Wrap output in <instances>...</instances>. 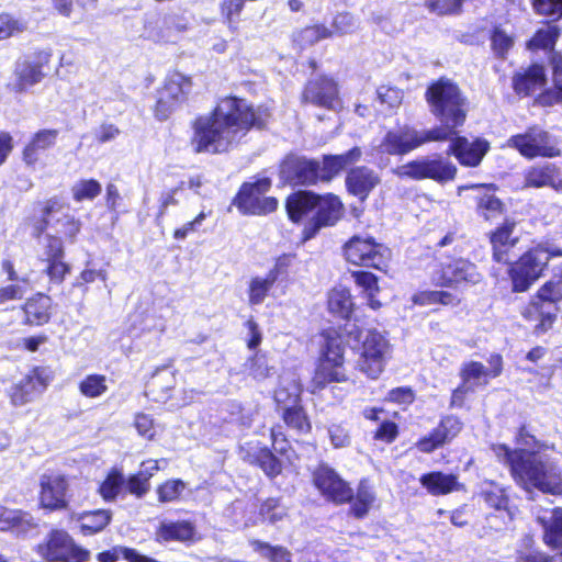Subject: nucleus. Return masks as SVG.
Masks as SVG:
<instances>
[{"mask_svg":"<svg viewBox=\"0 0 562 562\" xmlns=\"http://www.w3.org/2000/svg\"><path fill=\"white\" fill-rule=\"evenodd\" d=\"M194 537V527L188 521L161 522L157 538L161 541H188Z\"/></svg>","mask_w":562,"mask_h":562,"instance_id":"obj_39","label":"nucleus"},{"mask_svg":"<svg viewBox=\"0 0 562 562\" xmlns=\"http://www.w3.org/2000/svg\"><path fill=\"white\" fill-rule=\"evenodd\" d=\"M532 7L538 14L562 18V0H532Z\"/></svg>","mask_w":562,"mask_h":562,"instance_id":"obj_62","label":"nucleus"},{"mask_svg":"<svg viewBox=\"0 0 562 562\" xmlns=\"http://www.w3.org/2000/svg\"><path fill=\"white\" fill-rule=\"evenodd\" d=\"M342 204L333 195H317L315 215L312 218V228H306V238H311L321 227L334 225L341 216Z\"/></svg>","mask_w":562,"mask_h":562,"instance_id":"obj_22","label":"nucleus"},{"mask_svg":"<svg viewBox=\"0 0 562 562\" xmlns=\"http://www.w3.org/2000/svg\"><path fill=\"white\" fill-rule=\"evenodd\" d=\"M441 125L428 130H417L419 147L431 142H447L452 143L458 134L457 128L462 124H454L448 120H439Z\"/></svg>","mask_w":562,"mask_h":562,"instance_id":"obj_36","label":"nucleus"},{"mask_svg":"<svg viewBox=\"0 0 562 562\" xmlns=\"http://www.w3.org/2000/svg\"><path fill=\"white\" fill-rule=\"evenodd\" d=\"M537 293L549 306H554L562 300V266L554 268L551 279Z\"/></svg>","mask_w":562,"mask_h":562,"instance_id":"obj_42","label":"nucleus"},{"mask_svg":"<svg viewBox=\"0 0 562 562\" xmlns=\"http://www.w3.org/2000/svg\"><path fill=\"white\" fill-rule=\"evenodd\" d=\"M426 99L437 119L463 125L467 117L465 100L456 85L439 80L428 88Z\"/></svg>","mask_w":562,"mask_h":562,"instance_id":"obj_4","label":"nucleus"},{"mask_svg":"<svg viewBox=\"0 0 562 562\" xmlns=\"http://www.w3.org/2000/svg\"><path fill=\"white\" fill-rule=\"evenodd\" d=\"M175 385L176 372L172 371L169 367H162L157 369L149 382V386L151 387L153 392L158 389L161 390V400L167 397L168 392L172 390Z\"/></svg>","mask_w":562,"mask_h":562,"instance_id":"obj_52","label":"nucleus"},{"mask_svg":"<svg viewBox=\"0 0 562 562\" xmlns=\"http://www.w3.org/2000/svg\"><path fill=\"white\" fill-rule=\"evenodd\" d=\"M26 30L25 20L8 13L0 14V42L19 36Z\"/></svg>","mask_w":562,"mask_h":562,"instance_id":"obj_50","label":"nucleus"},{"mask_svg":"<svg viewBox=\"0 0 562 562\" xmlns=\"http://www.w3.org/2000/svg\"><path fill=\"white\" fill-rule=\"evenodd\" d=\"M362 151L359 147H353L341 155L325 156L323 164H319L321 181H329L348 166L355 165L360 160Z\"/></svg>","mask_w":562,"mask_h":562,"instance_id":"obj_27","label":"nucleus"},{"mask_svg":"<svg viewBox=\"0 0 562 562\" xmlns=\"http://www.w3.org/2000/svg\"><path fill=\"white\" fill-rule=\"evenodd\" d=\"M38 554L48 562H87L90 552L77 546L64 530H52L37 547Z\"/></svg>","mask_w":562,"mask_h":562,"instance_id":"obj_9","label":"nucleus"},{"mask_svg":"<svg viewBox=\"0 0 562 562\" xmlns=\"http://www.w3.org/2000/svg\"><path fill=\"white\" fill-rule=\"evenodd\" d=\"M461 422L453 416L441 419L437 428L416 443L419 451L429 453L454 438L461 430Z\"/></svg>","mask_w":562,"mask_h":562,"instance_id":"obj_21","label":"nucleus"},{"mask_svg":"<svg viewBox=\"0 0 562 562\" xmlns=\"http://www.w3.org/2000/svg\"><path fill=\"white\" fill-rule=\"evenodd\" d=\"M469 189H484L485 190V192L479 198L477 207L486 220L494 217L495 215L502 213L503 203L499 201V199H497L491 192L490 187L473 184V186H467V187L459 188V190H469Z\"/></svg>","mask_w":562,"mask_h":562,"instance_id":"obj_43","label":"nucleus"},{"mask_svg":"<svg viewBox=\"0 0 562 562\" xmlns=\"http://www.w3.org/2000/svg\"><path fill=\"white\" fill-rule=\"evenodd\" d=\"M280 175L290 184L311 186L321 181L319 162L291 155L283 160Z\"/></svg>","mask_w":562,"mask_h":562,"instance_id":"obj_13","label":"nucleus"},{"mask_svg":"<svg viewBox=\"0 0 562 562\" xmlns=\"http://www.w3.org/2000/svg\"><path fill=\"white\" fill-rule=\"evenodd\" d=\"M419 482L428 493L435 496L446 495L462 488V485L458 482V477L454 474L442 472L424 474L420 476Z\"/></svg>","mask_w":562,"mask_h":562,"instance_id":"obj_30","label":"nucleus"},{"mask_svg":"<svg viewBox=\"0 0 562 562\" xmlns=\"http://www.w3.org/2000/svg\"><path fill=\"white\" fill-rule=\"evenodd\" d=\"M305 101L327 109H336L339 105L338 89L330 78H319L308 82L304 90Z\"/></svg>","mask_w":562,"mask_h":562,"instance_id":"obj_23","label":"nucleus"},{"mask_svg":"<svg viewBox=\"0 0 562 562\" xmlns=\"http://www.w3.org/2000/svg\"><path fill=\"white\" fill-rule=\"evenodd\" d=\"M276 281L274 276H271L269 272L265 276L251 277L247 289L249 305L255 306L262 304Z\"/></svg>","mask_w":562,"mask_h":562,"instance_id":"obj_38","label":"nucleus"},{"mask_svg":"<svg viewBox=\"0 0 562 562\" xmlns=\"http://www.w3.org/2000/svg\"><path fill=\"white\" fill-rule=\"evenodd\" d=\"M72 196L77 202L92 200L101 192V184L93 179L80 180L71 188Z\"/></svg>","mask_w":562,"mask_h":562,"instance_id":"obj_55","label":"nucleus"},{"mask_svg":"<svg viewBox=\"0 0 562 562\" xmlns=\"http://www.w3.org/2000/svg\"><path fill=\"white\" fill-rule=\"evenodd\" d=\"M325 346L323 356L312 380V392L323 390L331 382H346L344 368V346L341 338L335 333L324 334Z\"/></svg>","mask_w":562,"mask_h":562,"instance_id":"obj_5","label":"nucleus"},{"mask_svg":"<svg viewBox=\"0 0 562 562\" xmlns=\"http://www.w3.org/2000/svg\"><path fill=\"white\" fill-rule=\"evenodd\" d=\"M313 482L321 494L335 503H346L352 498V490L328 465H319L314 474Z\"/></svg>","mask_w":562,"mask_h":562,"instance_id":"obj_14","label":"nucleus"},{"mask_svg":"<svg viewBox=\"0 0 562 562\" xmlns=\"http://www.w3.org/2000/svg\"><path fill=\"white\" fill-rule=\"evenodd\" d=\"M559 143L547 131L532 126L525 133L513 135L506 142V147L516 149L528 159L536 157L553 158L561 155Z\"/></svg>","mask_w":562,"mask_h":562,"instance_id":"obj_8","label":"nucleus"},{"mask_svg":"<svg viewBox=\"0 0 562 562\" xmlns=\"http://www.w3.org/2000/svg\"><path fill=\"white\" fill-rule=\"evenodd\" d=\"M483 497L486 504L495 509H503L507 506V496L502 487L490 485L484 490Z\"/></svg>","mask_w":562,"mask_h":562,"instance_id":"obj_63","label":"nucleus"},{"mask_svg":"<svg viewBox=\"0 0 562 562\" xmlns=\"http://www.w3.org/2000/svg\"><path fill=\"white\" fill-rule=\"evenodd\" d=\"M347 261L356 266L370 267L382 270L390 257L391 250L372 237L353 236L344 247Z\"/></svg>","mask_w":562,"mask_h":562,"instance_id":"obj_10","label":"nucleus"},{"mask_svg":"<svg viewBox=\"0 0 562 562\" xmlns=\"http://www.w3.org/2000/svg\"><path fill=\"white\" fill-rule=\"evenodd\" d=\"M525 180L528 187H550L562 193V168L554 164L547 162L530 167L526 172Z\"/></svg>","mask_w":562,"mask_h":562,"instance_id":"obj_24","label":"nucleus"},{"mask_svg":"<svg viewBox=\"0 0 562 562\" xmlns=\"http://www.w3.org/2000/svg\"><path fill=\"white\" fill-rule=\"evenodd\" d=\"M317 195L311 191H299L286 200V211L293 222H299L315 211Z\"/></svg>","mask_w":562,"mask_h":562,"instance_id":"obj_34","label":"nucleus"},{"mask_svg":"<svg viewBox=\"0 0 562 562\" xmlns=\"http://www.w3.org/2000/svg\"><path fill=\"white\" fill-rule=\"evenodd\" d=\"M52 300L42 293L29 299L23 305L25 321L30 325H43L50 318Z\"/></svg>","mask_w":562,"mask_h":562,"instance_id":"obj_32","label":"nucleus"},{"mask_svg":"<svg viewBox=\"0 0 562 562\" xmlns=\"http://www.w3.org/2000/svg\"><path fill=\"white\" fill-rule=\"evenodd\" d=\"M464 0H429L427 8L439 15L459 14Z\"/></svg>","mask_w":562,"mask_h":562,"instance_id":"obj_59","label":"nucleus"},{"mask_svg":"<svg viewBox=\"0 0 562 562\" xmlns=\"http://www.w3.org/2000/svg\"><path fill=\"white\" fill-rule=\"evenodd\" d=\"M26 285L27 284L11 283L0 286V308L11 301H19L23 299L27 291Z\"/></svg>","mask_w":562,"mask_h":562,"instance_id":"obj_61","label":"nucleus"},{"mask_svg":"<svg viewBox=\"0 0 562 562\" xmlns=\"http://www.w3.org/2000/svg\"><path fill=\"white\" fill-rule=\"evenodd\" d=\"M562 250L549 244H539L527 250L509 269L514 292H526L543 273L552 257Z\"/></svg>","mask_w":562,"mask_h":562,"instance_id":"obj_3","label":"nucleus"},{"mask_svg":"<svg viewBox=\"0 0 562 562\" xmlns=\"http://www.w3.org/2000/svg\"><path fill=\"white\" fill-rule=\"evenodd\" d=\"M333 32L325 25H313L302 29L293 35V42L300 47L312 46L321 40L330 37Z\"/></svg>","mask_w":562,"mask_h":562,"instance_id":"obj_48","label":"nucleus"},{"mask_svg":"<svg viewBox=\"0 0 562 562\" xmlns=\"http://www.w3.org/2000/svg\"><path fill=\"white\" fill-rule=\"evenodd\" d=\"M40 501L48 509H61L67 506V480L57 473L41 476Z\"/></svg>","mask_w":562,"mask_h":562,"instance_id":"obj_19","label":"nucleus"},{"mask_svg":"<svg viewBox=\"0 0 562 562\" xmlns=\"http://www.w3.org/2000/svg\"><path fill=\"white\" fill-rule=\"evenodd\" d=\"M544 528V542L551 547L562 546V508H555L550 519H540Z\"/></svg>","mask_w":562,"mask_h":562,"instance_id":"obj_46","label":"nucleus"},{"mask_svg":"<svg viewBox=\"0 0 562 562\" xmlns=\"http://www.w3.org/2000/svg\"><path fill=\"white\" fill-rule=\"evenodd\" d=\"M161 88L171 94V97L180 104H182L187 100L188 94L191 92L192 81L190 77H187L180 72H173L166 78Z\"/></svg>","mask_w":562,"mask_h":562,"instance_id":"obj_40","label":"nucleus"},{"mask_svg":"<svg viewBox=\"0 0 562 562\" xmlns=\"http://www.w3.org/2000/svg\"><path fill=\"white\" fill-rule=\"evenodd\" d=\"M184 29L186 26L178 15L165 14L156 20L150 35L157 41L171 42Z\"/></svg>","mask_w":562,"mask_h":562,"instance_id":"obj_35","label":"nucleus"},{"mask_svg":"<svg viewBox=\"0 0 562 562\" xmlns=\"http://www.w3.org/2000/svg\"><path fill=\"white\" fill-rule=\"evenodd\" d=\"M57 130H41L36 132L30 143L23 149V161L29 167H34L40 160V151L46 150L56 144Z\"/></svg>","mask_w":562,"mask_h":562,"instance_id":"obj_29","label":"nucleus"},{"mask_svg":"<svg viewBox=\"0 0 562 562\" xmlns=\"http://www.w3.org/2000/svg\"><path fill=\"white\" fill-rule=\"evenodd\" d=\"M359 339H361V347L357 369L370 379H378L390 356L389 340L375 329L360 331Z\"/></svg>","mask_w":562,"mask_h":562,"instance_id":"obj_7","label":"nucleus"},{"mask_svg":"<svg viewBox=\"0 0 562 562\" xmlns=\"http://www.w3.org/2000/svg\"><path fill=\"white\" fill-rule=\"evenodd\" d=\"M379 175L368 167L352 168L346 177V187L352 195L364 201L370 192L380 183Z\"/></svg>","mask_w":562,"mask_h":562,"instance_id":"obj_25","label":"nucleus"},{"mask_svg":"<svg viewBox=\"0 0 562 562\" xmlns=\"http://www.w3.org/2000/svg\"><path fill=\"white\" fill-rule=\"evenodd\" d=\"M481 279L476 267L465 259H454L442 263L440 271L434 274L432 280L437 285L450 286L461 282L477 283Z\"/></svg>","mask_w":562,"mask_h":562,"instance_id":"obj_15","label":"nucleus"},{"mask_svg":"<svg viewBox=\"0 0 562 562\" xmlns=\"http://www.w3.org/2000/svg\"><path fill=\"white\" fill-rule=\"evenodd\" d=\"M49 382L45 369H35L10 389V398L14 406H22L32 401L34 395L42 393Z\"/></svg>","mask_w":562,"mask_h":562,"instance_id":"obj_20","label":"nucleus"},{"mask_svg":"<svg viewBox=\"0 0 562 562\" xmlns=\"http://www.w3.org/2000/svg\"><path fill=\"white\" fill-rule=\"evenodd\" d=\"M514 89L519 94H530L544 87L547 82L544 68L540 65H532L524 72L517 74L514 79Z\"/></svg>","mask_w":562,"mask_h":562,"instance_id":"obj_31","label":"nucleus"},{"mask_svg":"<svg viewBox=\"0 0 562 562\" xmlns=\"http://www.w3.org/2000/svg\"><path fill=\"white\" fill-rule=\"evenodd\" d=\"M490 150V143L483 138L469 140L467 137L456 135L447 153L456 157L460 165L477 167Z\"/></svg>","mask_w":562,"mask_h":562,"instance_id":"obj_17","label":"nucleus"},{"mask_svg":"<svg viewBox=\"0 0 562 562\" xmlns=\"http://www.w3.org/2000/svg\"><path fill=\"white\" fill-rule=\"evenodd\" d=\"M254 551L269 562H292V553L282 546H271L260 540H251Z\"/></svg>","mask_w":562,"mask_h":562,"instance_id":"obj_45","label":"nucleus"},{"mask_svg":"<svg viewBox=\"0 0 562 562\" xmlns=\"http://www.w3.org/2000/svg\"><path fill=\"white\" fill-rule=\"evenodd\" d=\"M490 40L494 55L498 58H505L515 44V34L502 26H495Z\"/></svg>","mask_w":562,"mask_h":562,"instance_id":"obj_47","label":"nucleus"},{"mask_svg":"<svg viewBox=\"0 0 562 562\" xmlns=\"http://www.w3.org/2000/svg\"><path fill=\"white\" fill-rule=\"evenodd\" d=\"M35 526L36 524L29 513L0 506V530H11L20 535L27 532Z\"/></svg>","mask_w":562,"mask_h":562,"instance_id":"obj_33","label":"nucleus"},{"mask_svg":"<svg viewBox=\"0 0 562 562\" xmlns=\"http://www.w3.org/2000/svg\"><path fill=\"white\" fill-rule=\"evenodd\" d=\"M112 513L106 509L85 512L78 515L80 530L85 536H91L102 531L111 521Z\"/></svg>","mask_w":562,"mask_h":562,"instance_id":"obj_37","label":"nucleus"},{"mask_svg":"<svg viewBox=\"0 0 562 562\" xmlns=\"http://www.w3.org/2000/svg\"><path fill=\"white\" fill-rule=\"evenodd\" d=\"M270 187L271 182L266 178L255 183L244 184L236 198L237 207L244 213L254 215L273 212L278 206L277 199L265 196Z\"/></svg>","mask_w":562,"mask_h":562,"instance_id":"obj_12","label":"nucleus"},{"mask_svg":"<svg viewBox=\"0 0 562 562\" xmlns=\"http://www.w3.org/2000/svg\"><path fill=\"white\" fill-rule=\"evenodd\" d=\"M514 480L525 490L537 488L544 494L562 495V472L558 462L537 452H527L514 468Z\"/></svg>","mask_w":562,"mask_h":562,"instance_id":"obj_2","label":"nucleus"},{"mask_svg":"<svg viewBox=\"0 0 562 562\" xmlns=\"http://www.w3.org/2000/svg\"><path fill=\"white\" fill-rule=\"evenodd\" d=\"M268 109H254L244 99L227 97L215 109L195 120L192 146L196 153L221 154L238 144L252 126L267 124Z\"/></svg>","mask_w":562,"mask_h":562,"instance_id":"obj_1","label":"nucleus"},{"mask_svg":"<svg viewBox=\"0 0 562 562\" xmlns=\"http://www.w3.org/2000/svg\"><path fill=\"white\" fill-rule=\"evenodd\" d=\"M515 226L516 223L514 221L506 220L505 223L491 235L493 257L498 262L508 261L507 251L518 241V236L514 235Z\"/></svg>","mask_w":562,"mask_h":562,"instance_id":"obj_28","label":"nucleus"},{"mask_svg":"<svg viewBox=\"0 0 562 562\" xmlns=\"http://www.w3.org/2000/svg\"><path fill=\"white\" fill-rule=\"evenodd\" d=\"M255 458V460H257L256 464L259 465L268 476L276 477L281 473V463L269 449L262 450L261 454Z\"/></svg>","mask_w":562,"mask_h":562,"instance_id":"obj_60","label":"nucleus"},{"mask_svg":"<svg viewBox=\"0 0 562 562\" xmlns=\"http://www.w3.org/2000/svg\"><path fill=\"white\" fill-rule=\"evenodd\" d=\"M49 61L50 54L45 50L20 58L15 63L13 76L9 83L11 91L22 93L40 83L46 76L45 68Z\"/></svg>","mask_w":562,"mask_h":562,"instance_id":"obj_11","label":"nucleus"},{"mask_svg":"<svg viewBox=\"0 0 562 562\" xmlns=\"http://www.w3.org/2000/svg\"><path fill=\"white\" fill-rule=\"evenodd\" d=\"M302 386L294 373H286L280 378L274 391V401L279 412L301 403Z\"/></svg>","mask_w":562,"mask_h":562,"instance_id":"obj_26","label":"nucleus"},{"mask_svg":"<svg viewBox=\"0 0 562 562\" xmlns=\"http://www.w3.org/2000/svg\"><path fill=\"white\" fill-rule=\"evenodd\" d=\"M560 35L555 25H547L539 30L529 42L531 48L551 49Z\"/></svg>","mask_w":562,"mask_h":562,"instance_id":"obj_54","label":"nucleus"},{"mask_svg":"<svg viewBox=\"0 0 562 562\" xmlns=\"http://www.w3.org/2000/svg\"><path fill=\"white\" fill-rule=\"evenodd\" d=\"M125 480L117 470H112L99 486V494L104 501H113L120 493Z\"/></svg>","mask_w":562,"mask_h":562,"instance_id":"obj_53","label":"nucleus"},{"mask_svg":"<svg viewBox=\"0 0 562 562\" xmlns=\"http://www.w3.org/2000/svg\"><path fill=\"white\" fill-rule=\"evenodd\" d=\"M488 368L477 361H470L463 364L460 375L468 389L486 385L490 379L501 375L503 371V358L501 355H492L488 360Z\"/></svg>","mask_w":562,"mask_h":562,"instance_id":"obj_16","label":"nucleus"},{"mask_svg":"<svg viewBox=\"0 0 562 562\" xmlns=\"http://www.w3.org/2000/svg\"><path fill=\"white\" fill-rule=\"evenodd\" d=\"M352 305L351 294L347 289L335 288L329 292L328 310L330 313L341 318H349Z\"/></svg>","mask_w":562,"mask_h":562,"instance_id":"obj_41","label":"nucleus"},{"mask_svg":"<svg viewBox=\"0 0 562 562\" xmlns=\"http://www.w3.org/2000/svg\"><path fill=\"white\" fill-rule=\"evenodd\" d=\"M457 171L456 165L440 155L422 157L392 169V173L401 179L415 181L431 179L438 183L454 180Z\"/></svg>","mask_w":562,"mask_h":562,"instance_id":"obj_6","label":"nucleus"},{"mask_svg":"<svg viewBox=\"0 0 562 562\" xmlns=\"http://www.w3.org/2000/svg\"><path fill=\"white\" fill-rule=\"evenodd\" d=\"M186 488V483L181 480H169L161 484L158 490V499L161 503L173 502L178 499L180 494Z\"/></svg>","mask_w":562,"mask_h":562,"instance_id":"obj_58","label":"nucleus"},{"mask_svg":"<svg viewBox=\"0 0 562 562\" xmlns=\"http://www.w3.org/2000/svg\"><path fill=\"white\" fill-rule=\"evenodd\" d=\"M108 379L102 374H89L79 383L81 395L88 398L100 397L108 391Z\"/></svg>","mask_w":562,"mask_h":562,"instance_id":"obj_49","label":"nucleus"},{"mask_svg":"<svg viewBox=\"0 0 562 562\" xmlns=\"http://www.w3.org/2000/svg\"><path fill=\"white\" fill-rule=\"evenodd\" d=\"M179 105L180 103L162 88L157 90V100L154 111L158 120H166Z\"/></svg>","mask_w":562,"mask_h":562,"instance_id":"obj_56","label":"nucleus"},{"mask_svg":"<svg viewBox=\"0 0 562 562\" xmlns=\"http://www.w3.org/2000/svg\"><path fill=\"white\" fill-rule=\"evenodd\" d=\"M280 413L288 427L301 434H306L311 430V422L301 403L293 407L284 408Z\"/></svg>","mask_w":562,"mask_h":562,"instance_id":"obj_44","label":"nucleus"},{"mask_svg":"<svg viewBox=\"0 0 562 562\" xmlns=\"http://www.w3.org/2000/svg\"><path fill=\"white\" fill-rule=\"evenodd\" d=\"M548 306L549 305L540 299L537 293L530 302L521 308L520 313L526 321L533 322L538 321L539 316L544 313Z\"/></svg>","mask_w":562,"mask_h":562,"instance_id":"obj_64","label":"nucleus"},{"mask_svg":"<svg viewBox=\"0 0 562 562\" xmlns=\"http://www.w3.org/2000/svg\"><path fill=\"white\" fill-rule=\"evenodd\" d=\"M380 149L393 156H404L419 148L417 130L409 125L398 126L386 132Z\"/></svg>","mask_w":562,"mask_h":562,"instance_id":"obj_18","label":"nucleus"},{"mask_svg":"<svg viewBox=\"0 0 562 562\" xmlns=\"http://www.w3.org/2000/svg\"><path fill=\"white\" fill-rule=\"evenodd\" d=\"M375 501V494L367 481H361L352 505V510L357 517H363Z\"/></svg>","mask_w":562,"mask_h":562,"instance_id":"obj_51","label":"nucleus"},{"mask_svg":"<svg viewBox=\"0 0 562 562\" xmlns=\"http://www.w3.org/2000/svg\"><path fill=\"white\" fill-rule=\"evenodd\" d=\"M493 451L499 461L509 465L513 476L515 465L520 464V461H522L527 454V451L522 449L510 450L505 445L493 446Z\"/></svg>","mask_w":562,"mask_h":562,"instance_id":"obj_57","label":"nucleus"}]
</instances>
